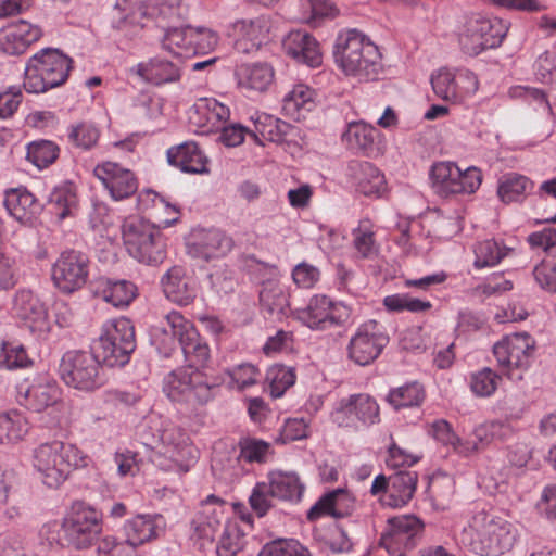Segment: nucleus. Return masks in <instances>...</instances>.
Returning <instances> with one entry per match:
<instances>
[{
	"instance_id": "f257e3e1",
	"label": "nucleus",
	"mask_w": 556,
	"mask_h": 556,
	"mask_svg": "<svg viewBox=\"0 0 556 556\" xmlns=\"http://www.w3.org/2000/svg\"><path fill=\"white\" fill-rule=\"evenodd\" d=\"M187 366L164 377L163 392L173 402L198 407L206 405L214 397L218 383L206 371L211 357L210 348L199 333L181 345Z\"/></svg>"
},
{
	"instance_id": "f03ea898",
	"label": "nucleus",
	"mask_w": 556,
	"mask_h": 556,
	"mask_svg": "<svg viewBox=\"0 0 556 556\" xmlns=\"http://www.w3.org/2000/svg\"><path fill=\"white\" fill-rule=\"evenodd\" d=\"M518 535L511 521L482 509L463 530L462 543L477 555L501 556L514 547Z\"/></svg>"
},
{
	"instance_id": "7ed1b4c3",
	"label": "nucleus",
	"mask_w": 556,
	"mask_h": 556,
	"mask_svg": "<svg viewBox=\"0 0 556 556\" xmlns=\"http://www.w3.org/2000/svg\"><path fill=\"white\" fill-rule=\"evenodd\" d=\"M333 55L340 68L359 80L376 79L380 68V52L364 34L349 29L338 35Z\"/></svg>"
},
{
	"instance_id": "20e7f679",
	"label": "nucleus",
	"mask_w": 556,
	"mask_h": 556,
	"mask_svg": "<svg viewBox=\"0 0 556 556\" xmlns=\"http://www.w3.org/2000/svg\"><path fill=\"white\" fill-rule=\"evenodd\" d=\"M17 403L29 412L51 415V426L62 427L72 418V405L62 397L55 380L46 376L25 378L16 386Z\"/></svg>"
},
{
	"instance_id": "39448f33",
	"label": "nucleus",
	"mask_w": 556,
	"mask_h": 556,
	"mask_svg": "<svg viewBox=\"0 0 556 556\" xmlns=\"http://www.w3.org/2000/svg\"><path fill=\"white\" fill-rule=\"evenodd\" d=\"M86 466L87 456L71 443L54 440L34 450V467L49 488L60 486L75 469Z\"/></svg>"
},
{
	"instance_id": "423d86ee",
	"label": "nucleus",
	"mask_w": 556,
	"mask_h": 556,
	"mask_svg": "<svg viewBox=\"0 0 556 556\" xmlns=\"http://www.w3.org/2000/svg\"><path fill=\"white\" fill-rule=\"evenodd\" d=\"M72 60L58 49L46 48L34 54L24 72L23 87L28 93H43L63 85Z\"/></svg>"
},
{
	"instance_id": "0eeeda50",
	"label": "nucleus",
	"mask_w": 556,
	"mask_h": 556,
	"mask_svg": "<svg viewBox=\"0 0 556 556\" xmlns=\"http://www.w3.org/2000/svg\"><path fill=\"white\" fill-rule=\"evenodd\" d=\"M184 15L180 0H150L147 3L137 0H119L113 9V27L136 34L143 27L142 20L154 18L157 22L176 21Z\"/></svg>"
},
{
	"instance_id": "6e6552de",
	"label": "nucleus",
	"mask_w": 556,
	"mask_h": 556,
	"mask_svg": "<svg viewBox=\"0 0 556 556\" xmlns=\"http://www.w3.org/2000/svg\"><path fill=\"white\" fill-rule=\"evenodd\" d=\"M507 31L508 25L498 17L470 14L458 27V45L465 54L477 56L488 49L500 47Z\"/></svg>"
},
{
	"instance_id": "1a4fd4ad",
	"label": "nucleus",
	"mask_w": 556,
	"mask_h": 556,
	"mask_svg": "<svg viewBox=\"0 0 556 556\" xmlns=\"http://www.w3.org/2000/svg\"><path fill=\"white\" fill-rule=\"evenodd\" d=\"M136 349L135 328L128 318L121 317L103 324L101 334L93 343L97 357L110 367L124 366Z\"/></svg>"
},
{
	"instance_id": "9d476101",
	"label": "nucleus",
	"mask_w": 556,
	"mask_h": 556,
	"mask_svg": "<svg viewBox=\"0 0 556 556\" xmlns=\"http://www.w3.org/2000/svg\"><path fill=\"white\" fill-rule=\"evenodd\" d=\"M123 240L130 256L147 265H159L166 257V243L161 231L142 219L123 224Z\"/></svg>"
},
{
	"instance_id": "9b49d317",
	"label": "nucleus",
	"mask_w": 556,
	"mask_h": 556,
	"mask_svg": "<svg viewBox=\"0 0 556 556\" xmlns=\"http://www.w3.org/2000/svg\"><path fill=\"white\" fill-rule=\"evenodd\" d=\"M61 530L68 546L89 548L102 532V514L84 502H74L62 520Z\"/></svg>"
},
{
	"instance_id": "f8f14e48",
	"label": "nucleus",
	"mask_w": 556,
	"mask_h": 556,
	"mask_svg": "<svg viewBox=\"0 0 556 556\" xmlns=\"http://www.w3.org/2000/svg\"><path fill=\"white\" fill-rule=\"evenodd\" d=\"M100 359L87 351H68L60 363V376L65 384L90 392L103 386Z\"/></svg>"
},
{
	"instance_id": "ddd939ff",
	"label": "nucleus",
	"mask_w": 556,
	"mask_h": 556,
	"mask_svg": "<svg viewBox=\"0 0 556 556\" xmlns=\"http://www.w3.org/2000/svg\"><path fill=\"white\" fill-rule=\"evenodd\" d=\"M429 179L433 191L442 198H447L476 192L481 186L482 174L473 166L462 170L454 162L441 161L431 166Z\"/></svg>"
},
{
	"instance_id": "4468645a",
	"label": "nucleus",
	"mask_w": 556,
	"mask_h": 556,
	"mask_svg": "<svg viewBox=\"0 0 556 556\" xmlns=\"http://www.w3.org/2000/svg\"><path fill=\"white\" fill-rule=\"evenodd\" d=\"M331 420L339 427H371L380 422V406L367 393L351 394L339 400L331 412Z\"/></svg>"
},
{
	"instance_id": "2eb2a0df",
	"label": "nucleus",
	"mask_w": 556,
	"mask_h": 556,
	"mask_svg": "<svg viewBox=\"0 0 556 556\" xmlns=\"http://www.w3.org/2000/svg\"><path fill=\"white\" fill-rule=\"evenodd\" d=\"M88 277L89 258L80 251H63L51 267V279L54 287L65 294L81 289Z\"/></svg>"
},
{
	"instance_id": "dca6fc26",
	"label": "nucleus",
	"mask_w": 556,
	"mask_h": 556,
	"mask_svg": "<svg viewBox=\"0 0 556 556\" xmlns=\"http://www.w3.org/2000/svg\"><path fill=\"white\" fill-rule=\"evenodd\" d=\"M535 351V340L527 332L505 336L493 345V354L498 366L513 375V370L529 368Z\"/></svg>"
},
{
	"instance_id": "f3484780",
	"label": "nucleus",
	"mask_w": 556,
	"mask_h": 556,
	"mask_svg": "<svg viewBox=\"0 0 556 556\" xmlns=\"http://www.w3.org/2000/svg\"><path fill=\"white\" fill-rule=\"evenodd\" d=\"M388 342L383 327L370 319L356 328L348 345V355L355 364L366 366L381 354Z\"/></svg>"
},
{
	"instance_id": "a211bd4d",
	"label": "nucleus",
	"mask_w": 556,
	"mask_h": 556,
	"mask_svg": "<svg viewBox=\"0 0 556 556\" xmlns=\"http://www.w3.org/2000/svg\"><path fill=\"white\" fill-rule=\"evenodd\" d=\"M298 318L312 329H325L329 326H338L350 317V308L340 303L332 302L326 295H315L308 305L298 311Z\"/></svg>"
},
{
	"instance_id": "6ab92c4d",
	"label": "nucleus",
	"mask_w": 556,
	"mask_h": 556,
	"mask_svg": "<svg viewBox=\"0 0 556 556\" xmlns=\"http://www.w3.org/2000/svg\"><path fill=\"white\" fill-rule=\"evenodd\" d=\"M270 29V17L262 14L237 20L230 26V35L233 37L236 50L248 54L258 51L269 41Z\"/></svg>"
},
{
	"instance_id": "aec40b11",
	"label": "nucleus",
	"mask_w": 556,
	"mask_h": 556,
	"mask_svg": "<svg viewBox=\"0 0 556 556\" xmlns=\"http://www.w3.org/2000/svg\"><path fill=\"white\" fill-rule=\"evenodd\" d=\"M422 529L421 521L415 516H401L390 519L388 528L380 538V545L389 554L404 556L406 549L416 545V538Z\"/></svg>"
},
{
	"instance_id": "412c9836",
	"label": "nucleus",
	"mask_w": 556,
	"mask_h": 556,
	"mask_svg": "<svg viewBox=\"0 0 556 556\" xmlns=\"http://www.w3.org/2000/svg\"><path fill=\"white\" fill-rule=\"evenodd\" d=\"M93 174L115 201L128 199L138 190L135 174L118 163L102 162L94 167Z\"/></svg>"
},
{
	"instance_id": "4be33fe9",
	"label": "nucleus",
	"mask_w": 556,
	"mask_h": 556,
	"mask_svg": "<svg viewBox=\"0 0 556 556\" xmlns=\"http://www.w3.org/2000/svg\"><path fill=\"white\" fill-rule=\"evenodd\" d=\"M532 249H541L549 255L556 256V230L545 228L532 232L527 239ZM533 276L539 286L548 291L556 292V257L544 260L533 269Z\"/></svg>"
},
{
	"instance_id": "5701e85b",
	"label": "nucleus",
	"mask_w": 556,
	"mask_h": 556,
	"mask_svg": "<svg viewBox=\"0 0 556 556\" xmlns=\"http://www.w3.org/2000/svg\"><path fill=\"white\" fill-rule=\"evenodd\" d=\"M229 117V108L214 98L199 99L189 114L190 124L201 135L218 131Z\"/></svg>"
},
{
	"instance_id": "b1692460",
	"label": "nucleus",
	"mask_w": 556,
	"mask_h": 556,
	"mask_svg": "<svg viewBox=\"0 0 556 556\" xmlns=\"http://www.w3.org/2000/svg\"><path fill=\"white\" fill-rule=\"evenodd\" d=\"M130 72L142 81L153 86L175 84L181 78L182 62L180 59L167 60L162 56H154L138 63Z\"/></svg>"
},
{
	"instance_id": "393cba45",
	"label": "nucleus",
	"mask_w": 556,
	"mask_h": 556,
	"mask_svg": "<svg viewBox=\"0 0 556 556\" xmlns=\"http://www.w3.org/2000/svg\"><path fill=\"white\" fill-rule=\"evenodd\" d=\"M13 309L30 332L41 336L49 330L47 309L31 291H17L14 296Z\"/></svg>"
},
{
	"instance_id": "a878e982",
	"label": "nucleus",
	"mask_w": 556,
	"mask_h": 556,
	"mask_svg": "<svg viewBox=\"0 0 556 556\" xmlns=\"http://www.w3.org/2000/svg\"><path fill=\"white\" fill-rule=\"evenodd\" d=\"M42 36L39 26L20 20L0 29V50L10 55L24 53Z\"/></svg>"
},
{
	"instance_id": "bb28decb",
	"label": "nucleus",
	"mask_w": 556,
	"mask_h": 556,
	"mask_svg": "<svg viewBox=\"0 0 556 556\" xmlns=\"http://www.w3.org/2000/svg\"><path fill=\"white\" fill-rule=\"evenodd\" d=\"M355 509V496L349 490L338 488L320 496L308 510L307 518L316 520L323 516H330L340 519L351 516Z\"/></svg>"
},
{
	"instance_id": "cd10ccee",
	"label": "nucleus",
	"mask_w": 556,
	"mask_h": 556,
	"mask_svg": "<svg viewBox=\"0 0 556 556\" xmlns=\"http://www.w3.org/2000/svg\"><path fill=\"white\" fill-rule=\"evenodd\" d=\"M232 239L217 229L198 230L192 233L188 244L189 253L210 260L226 255L231 251Z\"/></svg>"
},
{
	"instance_id": "c85d7f7f",
	"label": "nucleus",
	"mask_w": 556,
	"mask_h": 556,
	"mask_svg": "<svg viewBox=\"0 0 556 556\" xmlns=\"http://www.w3.org/2000/svg\"><path fill=\"white\" fill-rule=\"evenodd\" d=\"M513 433L511 427L501 420H493L475 428L470 438L462 441L456 451L463 455H470L485 450L495 440L503 441Z\"/></svg>"
},
{
	"instance_id": "c756f323",
	"label": "nucleus",
	"mask_w": 556,
	"mask_h": 556,
	"mask_svg": "<svg viewBox=\"0 0 556 556\" xmlns=\"http://www.w3.org/2000/svg\"><path fill=\"white\" fill-rule=\"evenodd\" d=\"M282 46L286 53L299 63L311 67H317L321 64L323 55L319 43L306 31H290L283 39Z\"/></svg>"
},
{
	"instance_id": "7c9ffc66",
	"label": "nucleus",
	"mask_w": 556,
	"mask_h": 556,
	"mask_svg": "<svg viewBox=\"0 0 556 556\" xmlns=\"http://www.w3.org/2000/svg\"><path fill=\"white\" fill-rule=\"evenodd\" d=\"M225 502L215 496L208 495L201 502L200 507L192 519L194 531L204 539L213 540L215 533L222 527L225 516Z\"/></svg>"
},
{
	"instance_id": "2f4dec72",
	"label": "nucleus",
	"mask_w": 556,
	"mask_h": 556,
	"mask_svg": "<svg viewBox=\"0 0 556 556\" xmlns=\"http://www.w3.org/2000/svg\"><path fill=\"white\" fill-rule=\"evenodd\" d=\"M4 205L12 217L21 224H31L41 212V204L25 187L5 192Z\"/></svg>"
},
{
	"instance_id": "473e14b6",
	"label": "nucleus",
	"mask_w": 556,
	"mask_h": 556,
	"mask_svg": "<svg viewBox=\"0 0 556 556\" xmlns=\"http://www.w3.org/2000/svg\"><path fill=\"white\" fill-rule=\"evenodd\" d=\"M167 160L170 165L181 172L190 174L207 173V157L195 142H184L167 151Z\"/></svg>"
},
{
	"instance_id": "72a5a7b5",
	"label": "nucleus",
	"mask_w": 556,
	"mask_h": 556,
	"mask_svg": "<svg viewBox=\"0 0 556 556\" xmlns=\"http://www.w3.org/2000/svg\"><path fill=\"white\" fill-rule=\"evenodd\" d=\"M235 76L241 89L264 92L273 84L275 72L267 63H252L238 66Z\"/></svg>"
},
{
	"instance_id": "f704fd0d",
	"label": "nucleus",
	"mask_w": 556,
	"mask_h": 556,
	"mask_svg": "<svg viewBox=\"0 0 556 556\" xmlns=\"http://www.w3.org/2000/svg\"><path fill=\"white\" fill-rule=\"evenodd\" d=\"M266 484L271 492V496L286 502L300 501L305 490V484L294 471H270L267 475Z\"/></svg>"
},
{
	"instance_id": "c9c22d12",
	"label": "nucleus",
	"mask_w": 556,
	"mask_h": 556,
	"mask_svg": "<svg viewBox=\"0 0 556 556\" xmlns=\"http://www.w3.org/2000/svg\"><path fill=\"white\" fill-rule=\"evenodd\" d=\"M378 135L379 132L374 126L364 122H352L343 132L342 140L350 150L366 156H374L379 151L376 146Z\"/></svg>"
},
{
	"instance_id": "e433bc0d",
	"label": "nucleus",
	"mask_w": 556,
	"mask_h": 556,
	"mask_svg": "<svg viewBox=\"0 0 556 556\" xmlns=\"http://www.w3.org/2000/svg\"><path fill=\"white\" fill-rule=\"evenodd\" d=\"M161 283L165 296L179 305L190 304L197 295L195 289L187 279L184 268L179 266L169 268L163 276Z\"/></svg>"
},
{
	"instance_id": "4c0bfd02",
	"label": "nucleus",
	"mask_w": 556,
	"mask_h": 556,
	"mask_svg": "<svg viewBox=\"0 0 556 556\" xmlns=\"http://www.w3.org/2000/svg\"><path fill=\"white\" fill-rule=\"evenodd\" d=\"M162 440L167 445L166 453L179 467H188L197 459V451L182 429L178 427L166 429Z\"/></svg>"
},
{
	"instance_id": "58836bf2",
	"label": "nucleus",
	"mask_w": 556,
	"mask_h": 556,
	"mask_svg": "<svg viewBox=\"0 0 556 556\" xmlns=\"http://www.w3.org/2000/svg\"><path fill=\"white\" fill-rule=\"evenodd\" d=\"M96 294L114 307H127L137 295V287L128 280L100 279Z\"/></svg>"
},
{
	"instance_id": "ea45409f",
	"label": "nucleus",
	"mask_w": 556,
	"mask_h": 556,
	"mask_svg": "<svg viewBox=\"0 0 556 556\" xmlns=\"http://www.w3.org/2000/svg\"><path fill=\"white\" fill-rule=\"evenodd\" d=\"M315 106V91L305 84H296L283 97L282 110L287 116L300 121Z\"/></svg>"
},
{
	"instance_id": "a19ab883",
	"label": "nucleus",
	"mask_w": 556,
	"mask_h": 556,
	"mask_svg": "<svg viewBox=\"0 0 556 556\" xmlns=\"http://www.w3.org/2000/svg\"><path fill=\"white\" fill-rule=\"evenodd\" d=\"M159 521L157 516L137 515L125 522L124 535L130 545L138 548L157 538Z\"/></svg>"
},
{
	"instance_id": "79ce46f5",
	"label": "nucleus",
	"mask_w": 556,
	"mask_h": 556,
	"mask_svg": "<svg viewBox=\"0 0 556 556\" xmlns=\"http://www.w3.org/2000/svg\"><path fill=\"white\" fill-rule=\"evenodd\" d=\"M417 481L418 475L415 470H399L390 476L388 505L405 506L416 492Z\"/></svg>"
},
{
	"instance_id": "37998d69",
	"label": "nucleus",
	"mask_w": 556,
	"mask_h": 556,
	"mask_svg": "<svg viewBox=\"0 0 556 556\" xmlns=\"http://www.w3.org/2000/svg\"><path fill=\"white\" fill-rule=\"evenodd\" d=\"M165 320L173 334L172 337L166 336L164 346L161 344L157 345L159 351L165 356H168L175 348V338L178 339L180 345H184L186 342L194 339L195 334L199 333L194 325L178 311L167 313Z\"/></svg>"
},
{
	"instance_id": "c03bdc74",
	"label": "nucleus",
	"mask_w": 556,
	"mask_h": 556,
	"mask_svg": "<svg viewBox=\"0 0 556 556\" xmlns=\"http://www.w3.org/2000/svg\"><path fill=\"white\" fill-rule=\"evenodd\" d=\"M49 206L59 220L74 215L78 208L77 188L72 181H63L49 195Z\"/></svg>"
},
{
	"instance_id": "a18cd8bd",
	"label": "nucleus",
	"mask_w": 556,
	"mask_h": 556,
	"mask_svg": "<svg viewBox=\"0 0 556 556\" xmlns=\"http://www.w3.org/2000/svg\"><path fill=\"white\" fill-rule=\"evenodd\" d=\"M294 18L301 23L318 25L325 18H334L339 9L329 0H299Z\"/></svg>"
},
{
	"instance_id": "49530a36",
	"label": "nucleus",
	"mask_w": 556,
	"mask_h": 556,
	"mask_svg": "<svg viewBox=\"0 0 556 556\" xmlns=\"http://www.w3.org/2000/svg\"><path fill=\"white\" fill-rule=\"evenodd\" d=\"M426 397L424 387L417 382H408L397 388H392L386 396V402L395 410L418 407Z\"/></svg>"
},
{
	"instance_id": "de8ad7c7",
	"label": "nucleus",
	"mask_w": 556,
	"mask_h": 556,
	"mask_svg": "<svg viewBox=\"0 0 556 556\" xmlns=\"http://www.w3.org/2000/svg\"><path fill=\"white\" fill-rule=\"evenodd\" d=\"M531 188L532 182L528 177L517 173H508L498 180L497 195L506 204L520 202Z\"/></svg>"
},
{
	"instance_id": "09e8293b",
	"label": "nucleus",
	"mask_w": 556,
	"mask_h": 556,
	"mask_svg": "<svg viewBox=\"0 0 556 556\" xmlns=\"http://www.w3.org/2000/svg\"><path fill=\"white\" fill-rule=\"evenodd\" d=\"M511 250L502 241L485 239L476 243L473 248V266L477 269L497 265Z\"/></svg>"
},
{
	"instance_id": "8fccbe9b",
	"label": "nucleus",
	"mask_w": 556,
	"mask_h": 556,
	"mask_svg": "<svg viewBox=\"0 0 556 556\" xmlns=\"http://www.w3.org/2000/svg\"><path fill=\"white\" fill-rule=\"evenodd\" d=\"M28 432L26 418L16 409L0 413V443L21 441Z\"/></svg>"
},
{
	"instance_id": "3c124183",
	"label": "nucleus",
	"mask_w": 556,
	"mask_h": 556,
	"mask_svg": "<svg viewBox=\"0 0 556 556\" xmlns=\"http://www.w3.org/2000/svg\"><path fill=\"white\" fill-rule=\"evenodd\" d=\"M357 188L364 195H381L386 191L383 174L371 163L358 164Z\"/></svg>"
},
{
	"instance_id": "603ef678",
	"label": "nucleus",
	"mask_w": 556,
	"mask_h": 556,
	"mask_svg": "<svg viewBox=\"0 0 556 556\" xmlns=\"http://www.w3.org/2000/svg\"><path fill=\"white\" fill-rule=\"evenodd\" d=\"M261 306L273 317L285 315L289 306L288 295L275 283H268L260 292Z\"/></svg>"
},
{
	"instance_id": "864d4df0",
	"label": "nucleus",
	"mask_w": 556,
	"mask_h": 556,
	"mask_svg": "<svg viewBox=\"0 0 556 556\" xmlns=\"http://www.w3.org/2000/svg\"><path fill=\"white\" fill-rule=\"evenodd\" d=\"M59 147L50 140H39L27 146V160L39 169L53 164L59 157Z\"/></svg>"
},
{
	"instance_id": "5fc2aeb1",
	"label": "nucleus",
	"mask_w": 556,
	"mask_h": 556,
	"mask_svg": "<svg viewBox=\"0 0 556 556\" xmlns=\"http://www.w3.org/2000/svg\"><path fill=\"white\" fill-rule=\"evenodd\" d=\"M191 27L173 28L166 31L162 47L177 59L191 54Z\"/></svg>"
},
{
	"instance_id": "6e6d98bb",
	"label": "nucleus",
	"mask_w": 556,
	"mask_h": 556,
	"mask_svg": "<svg viewBox=\"0 0 556 556\" xmlns=\"http://www.w3.org/2000/svg\"><path fill=\"white\" fill-rule=\"evenodd\" d=\"M295 372L291 367L283 365H273L266 372V381L269 386V392L273 397H280L287 389L295 382Z\"/></svg>"
},
{
	"instance_id": "4d7b16f0",
	"label": "nucleus",
	"mask_w": 556,
	"mask_h": 556,
	"mask_svg": "<svg viewBox=\"0 0 556 556\" xmlns=\"http://www.w3.org/2000/svg\"><path fill=\"white\" fill-rule=\"evenodd\" d=\"M374 225L369 218L359 220L358 227L353 230V245L363 258H368L377 252Z\"/></svg>"
},
{
	"instance_id": "13d9d810",
	"label": "nucleus",
	"mask_w": 556,
	"mask_h": 556,
	"mask_svg": "<svg viewBox=\"0 0 556 556\" xmlns=\"http://www.w3.org/2000/svg\"><path fill=\"white\" fill-rule=\"evenodd\" d=\"M383 305L389 312L422 313L432 307L431 302L414 298L407 293L392 294L383 299Z\"/></svg>"
},
{
	"instance_id": "bf43d9fd",
	"label": "nucleus",
	"mask_w": 556,
	"mask_h": 556,
	"mask_svg": "<svg viewBox=\"0 0 556 556\" xmlns=\"http://www.w3.org/2000/svg\"><path fill=\"white\" fill-rule=\"evenodd\" d=\"M258 556H311V554L296 540L279 539L265 544Z\"/></svg>"
},
{
	"instance_id": "052dcab7",
	"label": "nucleus",
	"mask_w": 556,
	"mask_h": 556,
	"mask_svg": "<svg viewBox=\"0 0 556 556\" xmlns=\"http://www.w3.org/2000/svg\"><path fill=\"white\" fill-rule=\"evenodd\" d=\"M31 365V359L27 355L22 344L3 343L0 350V367L5 369L26 368Z\"/></svg>"
},
{
	"instance_id": "680f3d73",
	"label": "nucleus",
	"mask_w": 556,
	"mask_h": 556,
	"mask_svg": "<svg viewBox=\"0 0 556 556\" xmlns=\"http://www.w3.org/2000/svg\"><path fill=\"white\" fill-rule=\"evenodd\" d=\"M500 381L501 377L495 371L484 367L471 375L470 389L477 396L489 397L496 391Z\"/></svg>"
},
{
	"instance_id": "e2e57ef3",
	"label": "nucleus",
	"mask_w": 556,
	"mask_h": 556,
	"mask_svg": "<svg viewBox=\"0 0 556 556\" xmlns=\"http://www.w3.org/2000/svg\"><path fill=\"white\" fill-rule=\"evenodd\" d=\"M68 139L75 147L89 150L98 142L99 130L91 124L80 123L70 127Z\"/></svg>"
},
{
	"instance_id": "0e129e2a",
	"label": "nucleus",
	"mask_w": 556,
	"mask_h": 556,
	"mask_svg": "<svg viewBox=\"0 0 556 556\" xmlns=\"http://www.w3.org/2000/svg\"><path fill=\"white\" fill-rule=\"evenodd\" d=\"M256 129L264 139L280 143L285 141L290 125L278 118L266 115L264 116V121L257 122Z\"/></svg>"
},
{
	"instance_id": "69168bd1",
	"label": "nucleus",
	"mask_w": 556,
	"mask_h": 556,
	"mask_svg": "<svg viewBox=\"0 0 556 556\" xmlns=\"http://www.w3.org/2000/svg\"><path fill=\"white\" fill-rule=\"evenodd\" d=\"M270 444L266 441L245 438L240 441V456L248 463H264L269 454Z\"/></svg>"
},
{
	"instance_id": "338daca9",
	"label": "nucleus",
	"mask_w": 556,
	"mask_h": 556,
	"mask_svg": "<svg viewBox=\"0 0 556 556\" xmlns=\"http://www.w3.org/2000/svg\"><path fill=\"white\" fill-rule=\"evenodd\" d=\"M228 375L231 379L230 387L243 390L257 383L260 371L252 364H241L229 370Z\"/></svg>"
},
{
	"instance_id": "774afa93",
	"label": "nucleus",
	"mask_w": 556,
	"mask_h": 556,
	"mask_svg": "<svg viewBox=\"0 0 556 556\" xmlns=\"http://www.w3.org/2000/svg\"><path fill=\"white\" fill-rule=\"evenodd\" d=\"M241 547L242 542L238 528L236 526H227L217 545V555L236 556Z\"/></svg>"
}]
</instances>
